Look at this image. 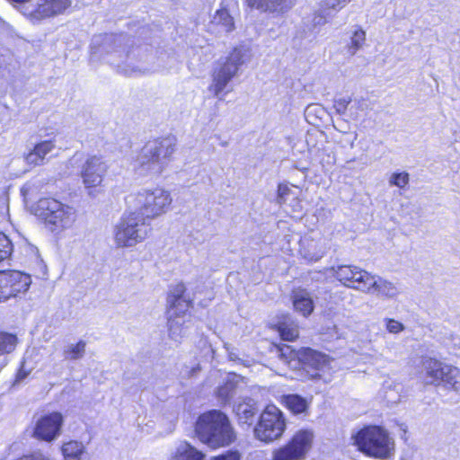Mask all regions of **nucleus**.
I'll use <instances>...</instances> for the list:
<instances>
[{
  "mask_svg": "<svg viewBox=\"0 0 460 460\" xmlns=\"http://www.w3.org/2000/svg\"><path fill=\"white\" fill-rule=\"evenodd\" d=\"M298 336V332L289 328V341H294Z\"/></svg>",
  "mask_w": 460,
  "mask_h": 460,
  "instance_id": "nucleus-50",
  "label": "nucleus"
},
{
  "mask_svg": "<svg viewBox=\"0 0 460 460\" xmlns=\"http://www.w3.org/2000/svg\"><path fill=\"white\" fill-rule=\"evenodd\" d=\"M248 59V51L243 48H235L225 58H220L214 66L212 81L208 91L219 100H224L228 93L231 80L237 75L240 66Z\"/></svg>",
  "mask_w": 460,
  "mask_h": 460,
  "instance_id": "nucleus-7",
  "label": "nucleus"
},
{
  "mask_svg": "<svg viewBox=\"0 0 460 460\" xmlns=\"http://www.w3.org/2000/svg\"><path fill=\"white\" fill-rule=\"evenodd\" d=\"M212 22L222 26L225 31H230L234 27L233 18L226 9L217 10L213 17Z\"/></svg>",
  "mask_w": 460,
  "mask_h": 460,
  "instance_id": "nucleus-32",
  "label": "nucleus"
},
{
  "mask_svg": "<svg viewBox=\"0 0 460 460\" xmlns=\"http://www.w3.org/2000/svg\"><path fill=\"white\" fill-rule=\"evenodd\" d=\"M241 456L238 451H227L225 454L213 457L211 460H240Z\"/></svg>",
  "mask_w": 460,
  "mask_h": 460,
  "instance_id": "nucleus-40",
  "label": "nucleus"
},
{
  "mask_svg": "<svg viewBox=\"0 0 460 460\" xmlns=\"http://www.w3.org/2000/svg\"><path fill=\"white\" fill-rule=\"evenodd\" d=\"M366 41V32L360 28L356 29L351 37L349 43L348 44V52L353 56L360 49Z\"/></svg>",
  "mask_w": 460,
  "mask_h": 460,
  "instance_id": "nucleus-31",
  "label": "nucleus"
},
{
  "mask_svg": "<svg viewBox=\"0 0 460 460\" xmlns=\"http://www.w3.org/2000/svg\"><path fill=\"white\" fill-rule=\"evenodd\" d=\"M391 393H392V391L386 392L385 397H386L387 401L390 402H398L399 401V396L394 397V396H392V394H390Z\"/></svg>",
  "mask_w": 460,
  "mask_h": 460,
  "instance_id": "nucleus-49",
  "label": "nucleus"
},
{
  "mask_svg": "<svg viewBox=\"0 0 460 460\" xmlns=\"http://www.w3.org/2000/svg\"><path fill=\"white\" fill-rule=\"evenodd\" d=\"M292 303L294 310L304 317H308L314 308L313 296L305 289L294 290Z\"/></svg>",
  "mask_w": 460,
  "mask_h": 460,
  "instance_id": "nucleus-23",
  "label": "nucleus"
},
{
  "mask_svg": "<svg viewBox=\"0 0 460 460\" xmlns=\"http://www.w3.org/2000/svg\"><path fill=\"white\" fill-rule=\"evenodd\" d=\"M63 421V416L59 412L43 415L36 421L33 435L38 439L53 441L59 436Z\"/></svg>",
  "mask_w": 460,
  "mask_h": 460,
  "instance_id": "nucleus-15",
  "label": "nucleus"
},
{
  "mask_svg": "<svg viewBox=\"0 0 460 460\" xmlns=\"http://www.w3.org/2000/svg\"><path fill=\"white\" fill-rule=\"evenodd\" d=\"M122 40L121 35L115 34H100L95 35L92 39L91 50L93 55H98L102 53H110L111 51L117 52L116 49L118 43Z\"/></svg>",
  "mask_w": 460,
  "mask_h": 460,
  "instance_id": "nucleus-20",
  "label": "nucleus"
},
{
  "mask_svg": "<svg viewBox=\"0 0 460 460\" xmlns=\"http://www.w3.org/2000/svg\"><path fill=\"white\" fill-rule=\"evenodd\" d=\"M12 252V243L9 238L0 231V261L9 258Z\"/></svg>",
  "mask_w": 460,
  "mask_h": 460,
  "instance_id": "nucleus-35",
  "label": "nucleus"
},
{
  "mask_svg": "<svg viewBox=\"0 0 460 460\" xmlns=\"http://www.w3.org/2000/svg\"><path fill=\"white\" fill-rule=\"evenodd\" d=\"M234 411L240 422L250 424L252 422L256 413L255 402L251 398H245L243 402L234 406Z\"/></svg>",
  "mask_w": 460,
  "mask_h": 460,
  "instance_id": "nucleus-26",
  "label": "nucleus"
},
{
  "mask_svg": "<svg viewBox=\"0 0 460 460\" xmlns=\"http://www.w3.org/2000/svg\"><path fill=\"white\" fill-rule=\"evenodd\" d=\"M31 284L28 274L18 270L0 271V303L25 294Z\"/></svg>",
  "mask_w": 460,
  "mask_h": 460,
  "instance_id": "nucleus-11",
  "label": "nucleus"
},
{
  "mask_svg": "<svg viewBox=\"0 0 460 460\" xmlns=\"http://www.w3.org/2000/svg\"><path fill=\"white\" fill-rule=\"evenodd\" d=\"M409 183V173L405 172H394L389 178V184L400 189L405 188Z\"/></svg>",
  "mask_w": 460,
  "mask_h": 460,
  "instance_id": "nucleus-36",
  "label": "nucleus"
},
{
  "mask_svg": "<svg viewBox=\"0 0 460 460\" xmlns=\"http://www.w3.org/2000/svg\"><path fill=\"white\" fill-rule=\"evenodd\" d=\"M278 325V332H279L282 341H288V332L285 323H279Z\"/></svg>",
  "mask_w": 460,
  "mask_h": 460,
  "instance_id": "nucleus-47",
  "label": "nucleus"
},
{
  "mask_svg": "<svg viewBox=\"0 0 460 460\" xmlns=\"http://www.w3.org/2000/svg\"><path fill=\"white\" fill-rule=\"evenodd\" d=\"M61 452L65 460H84L86 456L85 446L77 440L65 442Z\"/></svg>",
  "mask_w": 460,
  "mask_h": 460,
  "instance_id": "nucleus-25",
  "label": "nucleus"
},
{
  "mask_svg": "<svg viewBox=\"0 0 460 460\" xmlns=\"http://www.w3.org/2000/svg\"><path fill=\"white\" fill-rule=\"evenodd\" d=\"M314 430L302 429L289 440V460H304L313 447Z\"/></svg>",
  "mask_w": 460,
  "mask_h": 460,
  "instance_id": "nucleus-17",
  "label": "nucleus"
},
{
  "mask_svg": "<svg viewBox=\"0 0 460 460\" xmlns=\"http://www.w3.org/2000/svg\"><path fill=\"white\" fill-rule=\"evenodd\" d=\"M442 383L447 387L458 391L460 389V368L448 365Z\"/></svg>",
  "mask_w": 460,
  "mask_h": 460,
  "instance_id": "nucleus-29",
  "label": "nucleus"
},
{
  "mask_svg": "<svg viewBox=\"0 0 460 460\" xmlns=\"http://www.w3.org/2000/svg\"><path fill=\"white\" fill-rule=\"evenodd\" d=\"M31 188H32V184L30 182L26 183L22 188L21 192H22V196L24 197V199H27L31 196Z\"/></svg>",
  "mask_w": 460,
  "mask_h": 460,
  "instance_id": "nucleus-48",
  "label": "nucleus"
},
{
  "mask_svg": "<svg viewBox=\"0 0 460 460\" xmlns=\"http://www.w3.org/2000/svg\"><path fill=\"white\" fill-rule=\"evenodd\" d=\"M313 109H314L313 107H308V108H307L308 112H310V111H311V110H313Z\"/></svg>",
  "mask_w": 460,
  "mask_h": 460,
  "instance_id": "nucleus-55",
  "label": "nucleus"
},
{
  "mask_svg": "<svg viewBox=\"0 0 460 460\" xmlns=\"http://www.w3.org/2000/svg\"><path fill=\"white\" fill-rule=\"evenodd\" d=\"M86 343L79 341L75 344H69L64 349V357L69 360H77L84 357L85 353Z\"/></svg>",
  "mask_w": 460,
  "mask_h": 460,
  "instance_id": "nucleus-30",
  "label": "nucleus"
},
{
  "mask_svg": "<svg viewBox=\"0 0 460 460\" xmlns=\"http://www.w3.org/2000/svg\"><path fill=\"white\" fill-rule=\"evenodd\" d=\"M354 444L365 455L380 460L391 458L395 450L394 438L381 426H367L353 436Z\"/></svg>",
  "mask_w": 460,
  "mask_h": 460,
  "instance_id": "nucleus-6",
  "label": "nucleus"
},
{
  "mask_svg": "<svg viewBox=\"0 0 460 460\" xmlns=\"http://www.w3.org/2000/svg\"><path fill=\"white\" fill-rule=\"evenodd\" d=\"M351 0H322L320 3L331 13H335L345 7Z\"/></svg>",
  "mask_w": 460,
  "mask_h": 460,
  "instance_id": "nucleus-37",
  "label": "nucleus"
},
{
  "mask_svg": "<svg viewBox=\"0 0 460 460\" xmlns=\"http://www.w3.org/2000/svg\"><path fill=\"white\" fill-rule=\"evenodd\" d=\"M329 249V241L319 233H311L299 241V252L309 261H319Z\"/></svg>",
  "mask_w": 460,
  "mask_h": 460,
  "instance_id": "nucleus-14",
  "label": "nucleus"
},
{
  "mask_svg": "<svg viewBox=\"0 0 460 460\" xmlns=\"http://www.w3.org/2000/svg\"><path fill=\"white\" fill-rule=\"evenodd\" d=\"M384 323L385 325V329L389 333L398 334L404 331L405 327L402 323L393 319V318H385Z\"/></svg>",
  "mask_w": 460,
  "mask_h": 460,
  "instance_id": "nucleus-39",
  "label": "nucleus"
},
{
  "mask_svg": "<svg viewBox=\"0 0 460 460\" xmlns=\"http://www.w3.org/2000/svg\"><path fill=\"white\" fill-rule=\"evenodd\" d=\"M204 455L187 442H181L169 460H203Z\"/></svg>",
  "mask_w": 460,
  "mask_h": 460,
  "instance_id": "nucleus-24",
  "label": "nucleus"
},
{
  "mask_svg": "<svg viewBox=\"0 0 460 460\" xmlns=\"http://www.w3.org/2000/svg\"><path fill=\"white\" fill-rule=\"evenodd\" d=\"M127 203L148 221L166 214L171 208L172 197L163 187L143 188L129 195Z\"/></svg>",
  "mask_w": 460,
  "mask_h": 460,
  "instance_id": "nucleus-5",
  "label": "nucleus"
},
{
  "mask_svg": "<svg viewBox=\"0 0 460 460\" xmlns=\"http://www.w3.org/2000/svg\"><path fill=\"white\" fill-rule=\"evenodd\" d=\"M311 398L302 397L298 394H289V411L294 415L308 414Z\"/></svg>",
  "mask_w": 460,
  "mask_h": 460,
  "instance_id": "nucleus-28",
  "label": "nucleus"
},
{
  "mask_svg": "<svg viewBox=\"0 0 460 460\" xmlns=\"http://www.w3.org/2000/svg\"><path fill=\"white\" fill-rule=\"evenodd\" d=\"M274 460H288V446H284L275 452Z\"/></svg>",
  "mask_w": 460,
  "mask_h": 460,
  "instance_id": "nucleus-44",
  "label": "nucleus"
},
{
  "mask_svg": "<svg viewBox=\"0 0 460 460\" xmlns=\"http://www.w3.org/2000/svg\"><path fill=\"white\" fill-rule=\"evenodd\" d=\"M173 312L169 310L168 331L169 337L175 342H180L181 339L187 334L190 328V320L187 314L173 315Z\"/></svg>",
  "mask_w": 460,
  "mask_h": 460,
  "instance_id": "nucleus-19",
  "label": "nucleus"
},
{
  "mask_svg": "<svg viewBox=\"0 0 460 460\" xmlns=\"http://www.w3.org/2000/svg\"><path fill=\"white\" fill-rule=\"evenodd\" d=\"M55 146V142L52 139L37 143L33 149L24 155L26 164L32 166L43 164L47 155L52 152Z\"/></svg>",
  "mask_w": 460,
  "mask_h": 460,
  "instance_id": "nucleus-22",
  "label": "nucleus"
},
{
  "mask_svg": "<svg viewBox=\"0 0 460 460\" xmlns=\"http://www.w3.org/2000/svg\"><path fill=\"white\" fill-rule=\"evenodd\" d=\"M79 161H80V157H79L77 155H74V156L69 160L68 164H69L70 165H72V166H73V165H75V164H77Z\"/></svg>",
  "mask_w": 460,
  "mask_h": 460,
  "instance_id": "nucleus-51",
  "label": "nucleus"
},
{
  "mask_svg": "<svg viewBox=\"0 0 460 460\" xmlns=\"http://www.w3.org/2000/svg\"><path fill=\"white\" fill-rule=\"evenodd\" d=\"M333 362L327 355L305 348L298 350L289 346V370H292V378L307 379L320 378L322 372H328Z\"/></svg>",
  "mask_w": 460,
  "mask_h": 460,
  "instance_id": "nucleus-8",
  "label": "nucleus"
},
{
  "mask_svg": "<svg viewBox=\"0 0 460 460\" xmlns=\"http://www.w3.org/2000/svg\"><path fill=\"white\" fill-rule=\"evenodd\" d=\"M195 431L199 439L211 448L227 447L236 438L229 418L218 410L201 414L196 421Z\"/></svg>",
  "mask_w": 460,
  "mask_h": 460,
  "instance_id": "nucleus-1",
  "label": "nucleus"
},
{
  "mask_svg": "<svg viewBox=\"0 0 460 460\" xmlns=\"http://www.w3.org/2000/svg\"><path fill=\"white\" fill-rule=\"evenodd\" d=\"M238 380L239 376H230L226 382L218 387L217 397L221 403H227L236 394Z\"/></svg>",
  "mask_w": 460,
  "mask_h": 460,
  "instance_id": "nucleus-27",
  "label": "nucleus"
},
{
  "mask_svg": "<svg viewBox=\"0 0 460 460\" xmlns=\"http://www.w3.org/2000/svg\"><path fill=\"white\" fill-rule=\"evenodd\" d=\"M332 15L333 13H331L327 8H324V6H323V4L320 3L319 8L314 13L313 17L314 26L316 27L324 25Z\"/></svg>",
  "mask_w": 460,
  "mask_h": 460,
  "instance_id": "nucleus-34",
  "label": "nucleus"
},
{
  "mask_svg": "<svg viewBox=\"0 0 460 460\" xmlns=\"http://www.w3.org/2000/svg\"><path fill=\"white\" fill-rule=\"evenodd\" d=\"M71 5L70 0H40L38 7L30 13L31 21H40L62 13Z\"/></svg>",
  "mask_w": 460,
  "mask_h": 460,
  "instance_id": "nucleus-18",
  "label": "nucleus"
},
{
  "mask_svg": "<svg viewBox=\"0 0 460 460\" xmlns=\"http://www.w3.org/2000/svg\"><path fill=\"white\" fill-rule=\"evenodd\" d=\"M175 151L172 138L148 141L140 150L132 166L140 176H158L164 172Z\"/></svg>",
  "mask_w": 460,
  "mask_h": 460,
  "instance_id": "nucleus-2",
  "label": "nucleus"
},
{
  "mask_svg": "<svg viewBox=\"0 0 460 460\" xmlns=\"http://www.w3.org/2000/svg\"><path fill=\"white\" fill-rule=\"evenodd\" d=\"M245 2L252 9L267 11L266 0H245Z\"/></svg>",
  "mask_w": 460,
  "mask_h": 460,
  "instance_id": "nucleus-41",
  "label": "nucleus"
},
{
  "mask_svg": "<svg viewBox=\"0 0 460 460\" xmlns=\"http://www.w3.org/2000/svg\"><path fill=\"white\" fill-rule=\"evenodd\" d=\"M285 429V420L281 411L273 404L265 407L254 428L255 437L264 442L279 438Z\"/></svg>",
  "mask_w": 460,
  "mask_h": 460,
  "instance_id": "nucleus-10",
  "label": "nucleus"
},
{
  "mask_svg": "<svg viewBox=\"0 0 460 460\" xmlns=\"http://www.w3.org/2000/svg\"><path fill=\"white\" fill-rule=\"evenodd\" d=\"M108 168L107 163L102 156L92 155L85 160L80 174L83 184L90 195L93 188L102 184Z\"/></svg>",
  "mask_w": 460,
  "mask_h": 460,
  "instance_id": "nucleus-13",
  "label": "nucleus"
},
{
  "mask_svg": "<svg viewBox=\"0 0 460 460\" xmlns=\"http://www.w3.org/2000/svg\"><path fill=\"white\" fill-rule=\"evenodd\" d=\"M24 376H25V375H24V374H22V371H20V372L18 373L17 379H18V380H21V379H22Z\"/></svg>",
  "mask_w": 460,
  "mask_h": 460,
  "instance_id": "nucleus-52",
  "label": "nucleus"
},
{
  "mask_svg": "<svg viewBox=\"0 0 460 460\" xmlns=\"http://www.w3.org/2000/svg\"><path fill=\"white\" fill-rule=\"evenodd\" d=\"M284 0H266L267 11H275Z\"/></svg>",
  "mask_w": 460,
  "mask_h": 460,
  "instance_id": "nucleus-46",
  "label": "nucleus"
},
{
  "mask_svg": "<svg viewBox=\"0 0 460 460\" xmlns=\"http://www.w3.org/2000/svg\"><path fill=\"white\" fill-rule=\"evenodd\" d=\"M286 195H288V185L286 183H280L278 190V202L282 204L286 201Z\"/></svg>",
  "mask_w": 460,
  "mask_h": 460,
  "instance_id": "nucleus-42",
  "label": "nucleus"
},
{
  "mask_svg": "<svg viewBox=\"0 0 460 460\" xmlns=\"http://www.w3.org/2000/svg\"><path fill=\"white\" fill-rule=\"evenodd\" d=\"M152 230L146 218L137 212L125 214L115 226L114 240L118 247H134L144 242Z\"/></svg>",
  "mask_w": 460,
  "mask_h": 460,
  "instance_id": "nucleus-9",
  "label": "nucleus"
},
{
  "mask_svg": "<svg viewBox=\"0 0 460 460\" xmlns=\"http://www.w3.org/2000/svg\"><path fill=\"white\" fill-rule=\"evenodd\" d=\"M356 139V137H353L351 146L353 145V141Z\"/></svg>",
  "mask_w": 460,
  "mask_h": 460,
  "instance_id": "nucleus-57",
  "label": "nucleus"
},
{
  "mask_svg": "<svg viewBox=\"0 0 460 460\" xmlns=\"http://www.w3.org/2000/svg\"><path fill=\"white\" fill-rule=\"evenodd\" d=\"M130 61H131L130 54H128L127 55V62L130 63Z\"/></svg>",
  "mask_w": 460,
  "mask_h": 460,
  "instance_id": "nucleus-53",
  "label": "nucleus"
},
{
  "mask_svg": "<svg viewBox=\"0 0 460 460\" xmlns=\"http://www.w3.org/2000/svg\"><path fill=\"white\" fill-rule=\"evenodd\" d=\"M136 71H141V69H135V68H132V72H136Z\"/></svg>",
  "mask_w": 460,
  "mask_h": 460,
  "instance_id": "nucleus-54",
  "label": "nucleus"
},
{
  "mask_svg": "<svg viewBox=\"0 0 460 460\" xmlns=\"http://www.w3.org/2000/svg\"><path fill=\"white\" fill-rule=\"evenodd\" d=\"M365 105L366 103L364 101H355L354 103L350 105L349 111H352L354 107H356L357 110L364 111ZM350 115L355 119H357L359 116L358 112L353 113L352 111H350Z\"/></svg>",
  "mask_w": 460,
  "mask_h": 460,
  "instance_id": "nucleus-43",
  "label": "nucleus"
},
{
  "mask_svg": "<svg viewBox=\"0 0 460 460\" xmlns=\"http://www.w3.org/2000/svg\"><path fill=\"white\" fill-rule=\"evenodd\" d=\"M185 292V287L182 283L177 284L172 290H171L170 295L168 296V303L171 305V307L175 306V303H180V299ZM170 310L172 311V308Z\"/></svg>",
  "mask_w": 460,
  "mask_h": 460,
  "instance_id": "nucleus-38",
  "label": "nucleus"
},
{
  "mask_svg": "<svg viewBox=\"0 0 460 460\" xmlns=\"http://www.w3.org/2000/svg\"><path fill=\"white\" fill-rule=\"evenodd\" d=\"M32 212L40 218L45 226L60 237L75 226L77 213L75 208L53 198H42L32 207Z\"/></svg>",
  "mask_w": 460,
  "mask_h": 460,
  "instance_id": "nucleus-4",
  "label": "nucleus"
},
{
  "mask_svg": "<svg viewBox=\"0 0 460 460\" xmlns=\"http://www.w3.org/2000/svg\"><path fill=\"white\" fill-rule=\"evenodd\" d=\"M333 276L343 286L364 293L370 272L356 265H339L330 269Z\"/></svg>",
  "mask_w": 460,
  "mask_h": 460,
  "instance_id": "nucleus-12",
  "label": "nucleus"
},
{
  "mask_svg": "<svg viewBox=\"0 0 460 460\" xmlns=\"http://www.w3.org/2000/svg\"><path fill=\"white\" fill-rule=\"evenodd\" d=\"M329 158H331V159H332V161H330V163H332V162H333V159H334V156H332V157H331V156L329 155Z\"/></svg>",
  "mask_w": 460,
  "mask_h": 460,
  "instance_id": "nucleus-56",
  "label": "nucleus"
},
{
  "mask_svg": "<svg viewBox=\"0 0 460 460\" xmlns=\"http://www.w3.org/2000/svg\"><path fill=\"white\" fill-rule=\"evenodd\" d=\"M16 460H49V458L42 454H33L30 456H23Z\"/></svg>",
  "mask_w": 460,
  "mask_h": 460,
  "instance_id": "nucleus-45",
  "label": "nucleus"
},
{
  "mask_svg": "<svg viewBox=\"0 0 460 460\" xmlns=\"http://www.w3.org/2000/svg\"><path fill=\"white\" fill-rule=\"evenodd\" d=\"M369 279L364 291L365 294L374 295L382 299H396L401 294L398 283L372 273Z\"/></svg>",
  "mask_w": 460,
  "mask_h": 460,
  "instance_id": "nucleus-16",
  "label": "nucleus"
},
{
  "mask_svg": "<svg viewBox=\"0 0 460 460\" xmlns=\"http://www.w3.org/2000/svg\"><path fill=\"white\" fill-rule=\"evenodd\" d=\"M175 151L172 138L148 141L140 150L132 166L140 176H158L164 172Z\"/></svg>",
  "mask_w": 460,
  "mask_h": 460,
  "instance_id": "nucleus-3",
  "label": "nucleus"
},
{
  "mask_svg": "<svg viewBox=\"0 0 460 460\" xmlns=\"http://www.w3.org/2000/svg\"><path fill=\"white\" fill-rule=\"evenodd\" d=\"M422 365L427 384L435 385L442 384L445 377L446 368H447L448 365L443 364L432 358H425Z\"/></svg>",
  "mask_w": 460,
  "mask_h": 460,
  "instance_id": "nucleus-21",
  "label": "nucleus"
},
{
  "mask_svg": "<svg viewBox=\"0 0 460 460\" xmlns=\"http://www.w3.org/2000/svg\"><path fill=\"white\" fill-rule=\"evenodd\" d=\"M17 343L15 335L0 332V355L12 352Z\"/></svg>",
  "mask_w": 460,
  "mask_h": 460,
  "instance_id": "nucleus-33",
  "label": "nucleus"
}]
</instances>
